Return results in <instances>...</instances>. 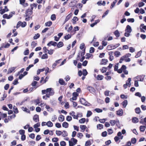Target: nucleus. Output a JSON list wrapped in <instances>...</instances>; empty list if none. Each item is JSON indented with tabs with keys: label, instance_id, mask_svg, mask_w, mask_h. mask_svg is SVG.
I'll return each mask as SVG.
<instances>
[{
	"label": "nucleus",
	"instance_id": "f3484780",
	"mask_svg": "<svg viewBox=\"0 0 146 146\" xmlns=\"http://www.w3.org/2000/svg\"><path fill=\"white\" fill-rule=\"evenodd\" d=\"M16 68V67H12L10 68L8 71V74L11 73Z\"/></svg>",
	"mask_w": 146,
	"mask_h": 146
},
{
	"label": "nucleus",
	"instance_id": "4c0bfd02",
	"mask_svg": "<svg viewBox=\"0 0 146 146\" xmlns=\"http://www.w3.org/2000/svg\"><path fill=\"white\" fill-rule=\"evenodd\" d=\"M40 35L39 33H37L35 34L33 37V39L34 40H36L39 37Z\"/></svg>",
	"mask_w": 146,
	"mask_h": 146
},
{
	"label": "nucleus",
	"instance_id": "774afa93",
	"mask_svg": "<svg viewBox=\"0 0 146 146\" xmlns=\"http://www.w3.org/2000/svg\"><path fill=\"white\" fill-rule=\"evenodd\" d=\"M19 132L20 134L21 135H24L25 133V131L23 129H21L19 130Z\"/></svg>",
	"mask_w": 146,
	"mask_h": 146
},
{
	"label": "nucleus",
	"instance_id": "49530a36",
	"mask_svg": "<svg viewBox=\"0 0 146 146\" xmlns=\"http://www.w3.org/2000/svg\"><path fill=\"white\" fill-rule=\"evenodd\" d=\"M103 125L102 124H99L97 125V128L98 129L99 128V129H101L103 128Z\"/></svg>",
	"mask_w": 146,
	"mask_h": 146
},
{
	"label": "nucleus",
	"instance_id": "e2e57ef3",
	"mask_svg": "<svg viewBox=\"0 0 146 146\" xmlns=\"http://www.w3.org/2000/svg\"><path fill=\"white\" fill-rule=\"evenodd\" d=\"M109 13V10H108L106 11L104 13L102 16L103 18L106 15H107Z\"/></svg>",
	"mask_w": 146,
	"mask_h": 146
},
{
	"label": "nucleus",
	"instance_id": "0eeeda50",
	"mask_svg": "<svg viewBox=\"0 0 146 146\" xmlns=\"http://www.w3.org/2000/svg\"><path fill=\"white\" fill-rule=\"evenodd\" d=\"M110 122L112 126H114L115 124L116 123L118 122V124L119 123V120L117 119L116 120H111Z\"/></svg>",
	"mask_w": 146,
	"mask_h": 146
},
{
	"label": "nucleus",
	"instance_id": "72a5a7b5",
	"mask_svg": "<svg viewBox=\"0 0 146 146\" xmlns=\"http://www.w3.org/2000/svg\"><path fill=\"white\" fill-rule=\"evenodd\" d=\"M71 35H70L69 34L65 36H64V38L65 39V40H68L69 39L71 38Z\"/></svg>",
	"mask_w": 146,
	"mask_h": 146
},
{
	"label": "nucleus",
	"instance_id": "3c124183",
	"mask_svg": "<svg viewBox=\"0 0 146 146\" xmlns=\"http://www.w3.org/2000/svg\"><path fill=\"white\" fill-rule=\"evenodd\" d=\"M62 132L60 131H56V134L58 136L62 135Z\"/></svg>",
	"mask_w": 146,
	"mask_h": 146
},
{
	"label": "nucleus",
	"instance_id": "f8f14e48",
	"mask_svg": "<svg viewBox=\"0 0 146 146\" xmlns=\"http://www.w3.org/2000/svg\"><path fill=\"white\" fill-rule=\"evenodd\" d=\"M30 6L31 7V8L30 9L29 8H28L27 9V13L28 12H30V14H32L33 13V5L31 4L30 5Z\"/></svg>",
	"mask_w": 146,
	"mask_h": 146
},
{
	"label": "nucleus",
	"instance_id": "ea45409f",
	"mask_svg": "<svg viewBox=\"0 0 146 146\" xmlns=\"http://www.w3.org/2000/svg\"><path fill=\"white\" fill-rule=\"evenodd\" d=\"M80 102L83 105L84 104V103L86 101V100L83 98H80Z\"/></svg>",
	"mask_w": 146,
	"mask_h": 146
},
{
	"label": "nucleus",
	"instance_id": "864d4df0",
	"mask_svg": "<svg viewBox=\"0 0 146 146\" xmlns=\"http://www.w3.org/2000/svg\"><path fill=\"white\" fill-rule=\"evenodd\" d=\"M40 125V123L39 122H38L36 123L34 125L33 127L34 128H38V127H39Z\"/></svg>",
	"mask_w": 146,
	"mask_h": 146
},
{
	"label": "nucleus",
	"instance_id": "2f4dec72",
	"mask_svg": "<svg viewBox=\"0 0 146 146\" xmlns=\"http://www.w3.org/2000/svg\"><path fill=\"white\" fill-rule=\"evenodd\" d=\"M52 24V22L51 21H49L45 23V25L46 26L50 27Z\"/></svg>",
	"mask_w": 146,
	"mask_h": 146
},
{
	"label": "nucleus",
	"instance_id": "4be33fe9",
	"mask_svg": "<svg viewBox=\"0 0 146 146\" xmlns=\"http://www.w3.org/2000/svg\"><path fill=\"white\" fill-rule=\"evenodd\" d=\"M22 110L28 113H30V111L26 108L23 107L22 108Z\"/></svg>",
	"mask_w": 146,
	"mask_h": 146
},
{
	"label": "nucleus",
	"instance_id": "4468645a",
	"mask_svg": "<svg viewBox=\"0 0 146 146\" xmlns=\"http://www.w3.org/2000/svg\"><path fill=\"white\" fill-rule=\"evenodd\" d=\"M58 82L61 85H65L66 84V83H65L64 80L62 78L59 79Z\"/></svg>",
	"mask_w": 146,
	"mask_h": 146
},
{
	"label": "nucleus",
	"instance_id": "7ed1b4c3",
	"mask_svg": "<svg viewBox=\"0 0 146 146\" xmlns=\"http://www.w3.org/2000/svg\"><path fill=\"white\" fill-rule=\"evenodd\" d=\"M9 11V9H8L7 6H5L4 9H1L0 10V13L1 15L3 14L6 12H7Z\"/></svg>",
	"mask_w": 146,
	"mask_h": 146
},
{
	"label": "nucleus",
	"instance_id": "6e6d98bb",
	"mask_svg": "<svg viewBox=\"0 0 146 146\" xmlns=\"http://www.w3.org/2000/svg\"><path fill=\"white\" fill-rule=\"evenodd\" d=\"M72 120V117L68 115L66 117V120L68 121H70Z\"/></svg>",
	"mask_w": 146,
	"mask_h": 146
},
{
	"label": "nucleus",
	"instance_id": "f257e3e1",
	"mask_svg": "<svg viewBox=\"0 0 146 146\" xmlns=\"http://www.w3.org/2000/svg\"><path fill=\"white\" fill-rule=\"evenodd\" d=\"M27 25V23L25 22H21V21H19L17 25L16 28L17 29L20 26L22 27H25Z\"/></svg>",
	"mask_w": 146,
	"mask_h": 146
},
{
	"label": "nucleus",
	"instance_id": "c9c22d12",
	"mask_svg": "<svg viewBox=\"0 0 146 146\" xmlns=\"http://www.w3.org/2000/svg\"><path fill=\"white\" fill-rule=\"evenodd\" d=\"M116 2L117 0H115L114 1H113L112 3H111L110 6V8L111 9H112L114 7Z\"/></svg>",
	"mask_w": 146,
	"mask_h": 146
},
{
	"label": "nucleus",
	"instance_id": "ddd939ff",
	"mask_svg": "<svg viewBox=\"0 0 146 146\" xmlns=\"http://www.w3.org/2000/svg\"><path fill=\"white\" fill-rule=\"evenodd\" d=\"M117 114L119 116H122L123 114V111L122 109H120L116 111Z\"/></svg>",
	"mask_w": 146,
	"mask_h": 146
},
{
	"label": "nucleus",
	"instance_id": "79ce46f5",
	"mask_svg": "<svg viewBox=\"0 0 146 146\" xmlns=\"http://www.w3.org/2000/svg\"><path fill=\"white\" fill-rule=\"evenodd\" d=\"M141 53H142L141 51H140L138 52L137 53V54L135 55V57L136 58H137L140 57L141 55Z\"/></svg>",
	"mask_w": 146,
	"mask_h": 146
},
{
	"label": "nucleus",
	"instance_id": "a18cd8bd",
	"mask_svg": "<svg viewBox=\"0 0 146 146\" xmlns=\"http://www.w3.org/2000/svg\"><path fill=\"white\" fill-rule=\"evenodd\" d=\"M86 121V119L85 118H82L79 120V122L80 123H84Z\"/></svg>",
	"mask_w": 146,
	"mask_h": 146
},
{
	"label": "nucleus",
	"instance_id": "39448f33",
	"mask_svg": "<svg viewBox=\"0 0 146 146\" xmlns=\"http://www.w3.org/2000/svg\"><path fill=\"white\" fill-rule=\"evenodd\" d=\"M47 93H48V94L50 96H52L54 94V92L53 90L51 88H48L47 89Z\"/></svg>",
	"mask_w": 146,
	"mask_h": 146
},
{
	"label": "nucleus",
	"instance_id": "69168bd1",
	"mask_svg": "<svg viewBox=\"0 0 146 146\" xmlns=\"http://www.w3.org/2000/svg\"><path fill=\"white\" fill-rule=\"evenodd\" d=\"M102 136L103 137H105L107 135V132L106 131H104L102 132L101 134Z\"/></svg>",
	"mask_w": 146,
	"mask_h": 146
},
{
	"label": "nucleus",
	"instance_id": "b1692460",
	"mask_svg": "<svg viewBox=\"0 0 146 146\" xmlns=\"http://www.w3.org/2000/svg\"><path fill=\"white\" fill-rule=\"evenodd\" d=\"M132 122L134 123H137L139 121V120L136 117H134L132 119Z\"/></svg>",
	"mask_w": 146,
	"mask_h": 146
},
{
	"label": "nucleus",
	"instance_id": "680f3d73",
	"mask_svg": "<svg viewBox=\"0 0 146 146\" xmlns=\"http://www.w3.org/2000/svg\"><path fill=\"white\" fill-rule=\"evenodd\" d=\"M60 144L61 146H66V142L64 141H61Z\"/></svg>",
	"mask_w": 146,
	"mask_h": 146
},
{
	"label": "nucleus",
	"instance_id": "f704fd0d",
	"mask_svg": "<svg viewBox=\"0 0 146 146\" xmlns=\"http://www.w3.org/2000/svg\"><path fill=\"white\" fill-rule=\"evenodd\" d=\"M69 114L70 115H71L72 116L74 119H75L76 115H75V113L74 111H72L71 112H70L69 113Z\"/></svg>",
	"mask_w": 146,
	"mask_h": 146
},
{
	"label": "nucleus",
	"instance_id": "603ef678",
	"mask_svg": "<svg viewBox=\"0 0 146 146\" xmlns=\"http://www.w3.org/2000/svg\"><path fill=\"white\" fill-rule=\"evenodd\" d=\"M120 52L119 51H115L114 53V55L116 57H119L120 55Z\"/></svg>",
	"mask_w": 146,
	"mask_h": 146
},
{
	"label": "nucleus",
	"instance_id": "2eb2a0df",
	"mask_svg": "<svg viewBox=\"0 0 146 146\" xmlns=\"http://www.w3.org/2000/svg\"><path fill=\"white\" fill-rule=\"evenodd\" d=\"M72 16V13H71L66 17L64 21V23H65L67 21H68L70 19L71 17Z\"/></svg>",
	"mask_w": 146,
	"mask_h": 146
},
{
	"label": "nucleus",
	"instance_id": "9d476101",
	"mask_svg": "<svg viewBox=\"0 0 146 146\" xmlns=\"http://www.w3.org/2000/svg\"><path fill=\"white\" fill-rule=\"evenodd\" d=\"M136 139L135 138H133L131 139V142H128V146H130L131 145V143L133 144H135L136 142Z\"/></svg>",
	"mask_w": 146,
	"mask_h": 146
},
{
	"label": "nucleus",
	"instance_id": "a19ab883",
	"mask_svg": "<svg viewBox=\"0 0 146 146\" xmlns=\"http://www.w3.org/2000/svg\"><path fill=\"white\" fill-rule=\"evenodd\" d=\"M15 14V11H13V12H11L10 14L9 15H8L9 19H10L13 16V15H14Z\"/></svg>",
	"mask_w": 146,
	"mask_h": 146
},
{
	"label": "nucleus",
	"instance_id": "dca6fc26",
	"mask_svg": "<svg viewBox=\"0 0 146 146\" xmlns=\"http://www.w3.org/2000/svg\"><path fill=\"white\" fill-rule=\"evenodd\" d=\"M108 62V60L107 59H102L101 60V62L100 64L102 65H106Z\"/></svg>",
	"mask_w": 146,
	"mask_h": 146
},
{
	"label": "nucleus",
	"instance_id": "473e14b6",
	"mask_svg": "<svg viewBox=\"0 0 146 146\" xmlns=\"http://www.w3.org/2000/svg\"><path fill=\"white\" fill-rule=\"evenodd\" d=\"M16 117V115L14 113L12 115L9 116L8 117V119L9 120L13 118H15Z\"/></svg>",
	"mask_w": 146,
	"mask_h": 146
},
{
	"label": "nucleus",
	"instance_id": "6e6552de",
	"mask_svg": "<svg viewBox=\"0 0 146 146\" xmlns=\"http://www.w3.org/2000/svg\"><path fill=\"white\" fill-rule=\"evenodd\" d=\"M57 43L55 42H54L52 41H51L49 42L47 44V46H50V45H52L54 46H56V45Z\"/></svg>",
	"mask_w": 146,
	"mask_h": 146
},
{
	"label": "nucleus",
	"instance_id": "412c9836",
	"mask_svg": "<svg viewBox=\"0 0 146 146\" xmlns=\"http://www.w3.org/2000/svg\"><path fill=\"white\" fill-rule=\"evenodd\" d=\"M68 123L66 122H64L62 124V127L65 128H67L68 127Z\"/></svg>",
	"mask_w": 146,
	"mask_h": 146
},
{
	"label": "nucleus",
	"instance_id": "37998d69",
	"mask_svg": "<svg viewBox=\"0 0 146 146\" xmlns=\"http://www.w3.org/2000/svg\"><path fill=\"white\" fill-rule=\"evenodd\" d=\"M50 18L51 20L53 21L55 20L56 19L55 15L54 14L52 15L51 16Z\"/></svg>",
	"mask_w": 146,
	"mask_h": 146
},
{
	"label": "nucleus",
	"instance_id": "4d7b16f0",
	"mask_svg": "<svg viewBox=\"0 0 146 146\" xmlns=\"http://www.w3.org/2000/svg\"><path fill=\"white\" fill-rule=\"evenodd\" d=\"M135 112L137 114H139L140 113L141 110L139 108H136L135 109Z\"/></svg>",
	"mask_w": 146,
	"mask_h": 146
},
{
	"label": "nucleus",
	"instance_id": "338daca9",
	"mask_svg": "<svg viewBox=\"0 0 146 146\" xmlns=\"http://www.w3.org/2000/svg\"><path fill=\"white\" fill-rule=\"evenodd\" d=\"M58 140V139L57 137H54L52 139V141L54 142H56Z\"/></svg>",
	"mask_w": 146,
	"mask_h": 146
},
{
	"label": "nucleus",
	"instance_id": "1a4fd4ad",
	"mask_svg": "<svg viewBox=\"0 0 146 146\" xmlns=\"http://www.w3.org/2000/svg\"><path fill=\"white\" fill-rule=\"evenodd\" d=\"M120 59L121 60H125V62H128V54H126L125 55L121 57Z\"/></svg>",
	"mask_w": 146,
	"mask_h": 146
},
{
	"label": "nucleus",
	"instance_id": "9b49d317",
	"mask_svg": "<svg viewBox=\"0 0 146 146\" xmlns=\"http://www.w3.org/2000/svg\"><path fill=\"white\" fill-rule=\"evenodd\" d=\"M33 120L35 122L39 121V116L37 114L35 115L33 117Z\"/></svg>",
	"mask_w": 146,
	"mask_h": 146
},
{
	"label": "nucleus",
	"instance_id": "de8ad7c7",
	"mask_svg": "<svg viewBox=\"0 0 146 146\" xmlns=\"http://www.w3.org/2000/svg\"><path fill=\"white\" fill-rule=\"evenodd\" d=\"M145 76L143 75H141L139 76L140 78L139 81H143L144 79Z\"/></svg>",
	"mask_w": 146,
	"mask_h": 146
},
{
	"label": "nucleus",
	"instance_id": "cd10ccee",
	"mask_svg": "<svg viewBox=\"0 0 146 146\" xmlns=\"http://www.w3.org/2000/svg\"><path fill=\"white\" fill-rule=\"evenodd\" d=\"M127 100H124L122 103L123 106V108H125L127 105Z\"/></svg>",
	"mask_w": 146,
	"mask_h": 146
},
{
	"label": "nucleus",
	"instance_id": "423d86ee",
	"mask_svg": "<svg viewBox=\"0 0 146 146\" xmlns=\"http://www.w3.org/2000/svg\"><path fill=\"white\" fill-rule=\"evenodd\" d=\"M140 29L141 32L145 33V31L144 30H146V26L144 25L143 24H141L140 26Z\"/></svg>",
	"mask_w": 146,
	"mask_h": 146
},
{
	"label": "nucleus",
	"instance_id": "052dcab7",
	"mask_svg": "<svg viewBox=\"0 0 146 146\" xmlns=\"http://www.w3.org/2000/svg\"><path fill=\"white\" fill-rule=\"evenodd\" d=\"M120 98L122 99H125L127 98V96H125L123 94H121L120 95Z\"/></svg>",
	"mask_w": 146,
	"mask_h": 146
},
{
	"label": "nucleus",
	"instance_id": "f03ea898",
	"mask_svg": "<svg viewBox=\"0 0 146 146\" xmlns=\"http://www.w3.org/2000/svg\"><path fill=\"white\" fill-rule=\"evenodd\" d=\"M87 89L90 93L92 94H94L95 93L96 90L93 87L91 86H88L87 87Z\"/></svg>",
	"mask_w": 146,
	"mask_h": 146
},
{
	"label": "nucleus",
	"instance_id": "09e8293b",
	"mask_svg": "<svg viewBox=\"0 0 146 146\" xmlns=\"http://www.w3.org/2000/svg\"><path fill=\"white\" fill-rule=\"evenodd\" d=\"M95 51V49L93 47H91L90 48L89 52L90 53H93Z\"/></svg>",
	"mask_w": 146,
	"mask_h": 146
},
{
	"label": "nucleus",
	"instance_id": "c03bdc74",
	"mask_svg": "<svg viewBox=\"0 0 146 146\" xmlns=\"http://www.w3.org/2000/svg\"><path fill=\"white\" fill-rule=\"evenodd\" d=\"M88 72L86 69H84L83 70L82 74L84 76H85L88 74Z\"/></svg>",
	"mask_w": 146,
	"mask_h": 146
},
{
	"label": "nucleus",
	"instance_id": "e433bc0d",
	"mask_svg": "<svg viewBox=\"0 0 146 146\" xmlns=\"http://www.w3.org/2000/svg\"><path fill=\"white\" fill-rule=\"evenodd\" d=\"M92 113L91 111H88L86 115L87 117H89L92 115Z\"/></svg>",
	"mask_w": 146,
	"mask_h": 146
},
{
	"label": "nucleus",
	"instance_id": "7c9ffc66",
	"mask_svg": "<svg viewBox=\"0 0 146 146\" xmlns=\"http://www.w3.org/2000/svg\"><path fill=\"white\" fill-rule=\"evenodd\" d=\"M37 45V43L35 41H33L31 43V46L33 48H34Z\"/></svg>",
	"mask_w": 146,
	"mask_h": 146
},
{
	"label": "nucleus",
	"instance_id": "bf43d9fd",
	"mask_svg": "<svg viewBox=\"0 0 146 146\" xmlns=\"http://www.w3.org/2000/svg\"><path fill=\"white\" fill-rule=\"evenodd\" d=\"M71 140L72 141L73 143H74V144L75 145L77 143L78 141L76 139L74 138H72L71 139Z\"/></svg>",
	"mask_w": 146,
	"mask_h": 146
},
{
	"label": "nucleus",
	"instance_id": "c85d7f7f",
	"mask_svg": "<svg viewBox=\"0 0 146 146\" xmlns=\"http://www.w3.org/2000/svg\"><path fill=\"white\" fill-rule=\"evenodd\" d=\"M62 136L64 137H66V136H67L68 135V133L67 132L64 130L62 132Z\"/></svg>",
	"mask_w": 146,
	"mask_h": 146
},
{
	"label": "nucleus",
	"instance_id": "8fccbe9b",
	"mask_svg": "<svg viewBox=\"0 0 146 146\" xmlns=\"http://www.w3.org/2000/svg\"><path fill=\"white\" fill-rule=\"evenodd\" d=\"M48 58L47 54L46 53L43 54L41 57L42 59H46Z\"/></svg>",
	"mask_w": 146,
	"mask_h": 146
},
{
	"label": "nucleus",
	"instance_id": "13d9d810",
	"mask_svg": "<svg viewBox=\"0 0 146 146\" xmlns=\"http://www.w3.org/2000/svg\"><path fill=\"white\" fill-rule=\"evenodd\" d=\"M18 83V79L17 78L14 80L12 84L14 85H16Z\"/></svg>",
	"mask_w": 146,
	"mask_h": 146
},
{
	"label": "nucleus",
	"instance_id": "a878e982",
	"mask_svg": "<svg viewBox=\"0 0 146 146\" xmlns=\"http://www.w3.org/2000/svg\"><path fill=\"white\" fill-rule=\"evenodd\" d=\"M50 102L52 105L54 106H56L57 104V102L55 100H50Z\"/></svg>",
	"mask_w": 146,
	"mask_h": 146
},
{
	"label": "nucleus",
	"instance_id": "5701e85b",
	"mask_svg": "<svg viewBox=\"0 0 146 146\" xmlns=\"http://www.w3.org/2000/svg\"><path fill=\"white\" fill-rule=\"evenodd\" d=\"M57 46L58 48H59L62 47L63 45V43L61 41L59 42L57 44Z\"/></svg>",
	"mask_w": 146,
	"mask_h": 146
},
{
	"label": "nucleus",
	"instance_id": "c756f323",
	"mask_svg": "<svg viewBox=\"0 0 146 146\" xmlns=\"http://www.w3.org/2000/svg\"><path fill=\"white\" fill-rule=\"evenodd\" d=\"M140 130L141 132H144L145 129V126L141 125L140 127Z\"/></svg>",
	"mask_w": 146,
	"mask_h": 146
},
{
	"label": "nucleus",
	"instance_id": "0e129e2a",
	"mask_svg": "<svg viewBox=\"0 0 146 146\" xmlns=\"http://www.w3.org/2000/svg\"><path fill=\"white\" fill-rule=\"evenodd\" d=\"M90 141V140L86 142L85 146H88L91 145Z\"/></svg>",
	"mask_w": 146,
	"mask_h": 146
},
{
	"label": "nucleus",
	"instance_id": "a211bd4d",
	"mask_svg": "<svg viewBox=\"0 0 146 146\" xmlns=\"http://www.w3.org/2000/svg\"><path fill=\"white\" fill-rule=\"evenodd\" d=\"M104 77L103 75H98L96 79L98 80H102L103 79Z\"/></svg>",
	"mask_w": 146,
	"mask_h": 146
},
{
	"label": "nucleus",
	"instance_id": "5fc2aeb1",
	"mask_svg": "<svg viewBox=\"0 0 146 146\" xmlns=\"http://www.w3.org/2000/svg\"><path fill=\"white\" fill-rule=\"evenodd\" d=\"M29 53V50L27 48L24 52L23 54L25 55H28Z\"/></svg>",
	"mask_w": 146,
	"mask_h": 146
},
{
	"label": "nucleus",
	"instance_id": "bb28decb",
	"mask_svg": "<svg viewBox=\"0 0 146 146\" xmlns=\"http://www.w3.org/2000/svg\"><path fill=\"white\" fill-rule=\"evenodd\" d=\"M114 34L116 36V37H118L120 36V33L119 31L117 30H116L114 32Z\"/></svg>",
	"mask_w": 146,
	"mask_h": 146
},
{
	"label": "nucleus",
	"instance_id": "aec40b11",
	"mask_svg": "<svg viewBox=\"0 0 146 146\" xmlns=\"http://www.w3.org/2000/svg\"><path fill=\"white\" fill-rule=\"evenodd\" d=\"M58 120L60 121H63L64 120V116L62 115H60L58 117Z\"/></svg>",
	"mask_w": 146,
	"mask_h": 146
},
{
	"label": "nucleus",
	"instance_id": "20e7f679",
	"mask_svg": "<svg viewBox=\"0 0 146 146\" xmlns=\"http://www.w3.org/2000/svg\"><path fill=\"white\" fill-rule=\"evenodd\" d=\"M77 3L76 0H72L70 3H69V6L70 7H74Z\"/></svg>",
	"mask_w": 146,
	"mask_h": 146
},
{
	"label": "nucleus",
	"instance_id": "58836bf2",
	"mask_svg": "<svg viewBox=\"0 0 146 146\" xmlns=\"http://www.w3.org/2000/svg\"><path fill=\"white\" fill-rule=\"evenodd\" d=\"M94 111L98 113L102 112L103 111L102 109L98 108H96L95 109H94Z\"/></svg>",
	"mask_w": 146,
	"mask_h": 146
},
{
	"label": "nucleus",
	"instance_id": "393cba45",
	"mask_svg": "<svg viewBox=\"0 0 146 146\" xmlns=\"http://www.w3.org/2000/svg\"><path fill=\"white\" fill-rule=\"evenodd\" d=\"M80 128L82 130H83V132H84L85 131V129L86 128V126L85 125H80Z\"/></svg>",
	"mask_w": 146,
	"mask_h": 146
},
{
	"label": "nucleus",
	"instance_id": "6ab92c4d",
	"mask_svg": "<svg viewBox=\"0 0 146 146\" xmlns=\"http://www.w3.org/2000/svg\"><path fill=\"white\" fill-rule=\"evenodd\" d=\"M46 125L49 127H51L53 126V124L51 121H49L46 123Z\"/></svg>",
	"mask_w": 146,
	"mask_h": 146
}]
</instances>
